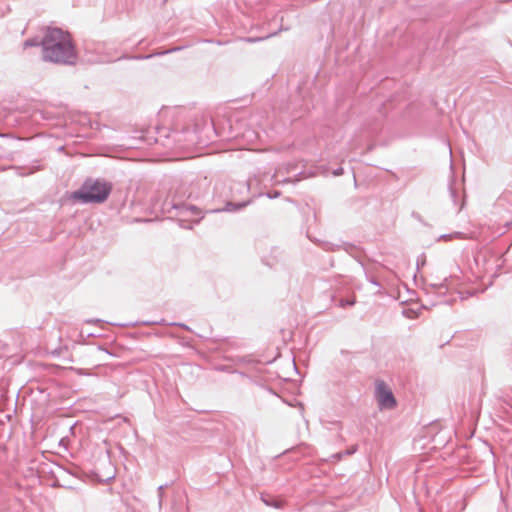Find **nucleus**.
<instances>
[{
    "label": "nucleus",
    "mask_w": 512,
    "mask_h": 512,
    "mask_svg": "<svg viewBox=\"0 0 512 512\" xmlns=\"http://www.w3.org/2000/svg\"><path fill=\"white\" fill-rule=\"evenodd\" d=\"M42 59L56 64L73 65L77 54L70 35L59 28L47 29L41 41Z\"/></svg>",
    "instance_id": "nucleus-1"
},
{
    "label": "nucleus",
    "mask_w": 512,
    "mask_h": 512,
    "mask_svg": "<svg viewBox=\"0 0 512 512\" xmlns=\"http://www.w3.org/2000/svg\"><path fill=\"white\" fill-rule=\"evenodd\" d=\"M112 190V186L99 179H87L82 186L74 191L71 195L72 199L81 203H103L107 200Z\"/></svg>",
    "instance_id": "nucleus-2"
},
{
    "label": "nucleus",
    "mask_w": 512,
    "mask_h": 512,
    "mask_svg": "<svg viewBox=\"0 0 512 512\" xmlns=\"http://www.w3.org/2000/svg\"><path fill=\"white\" fill-rule=\"evenodd\" d=\"M375 397L378 403V406L381 410L384 409H393L396 407V399L391 391V389L383 382H376L375 386Z\"/></svg>",
    "instance_id": "nucleus-3"
},
{
    "label": "nucleus",
    "mask_w": 512,
    "mask_h": 512,
    "mask_svg": "<svg viewBox=\"0 0 512 512\" xmlns=\"http://www.w3.org/2000/svg\"><path fill=\"white\" fill-rule=\"evenodd\" d=\"M354 303H355L354 299H351V300L342 299L340 301V306L344 308V307H347V306H352V305H354Z\"/></svg>",
    "instance_id": "nucleus-4"
},
{
    "label": "nucleus",
    "mask_w": 512,
    "mask_h": 512,
    "mask_svg": "<svg viewBox=\"0 0 512 512\" xmlns=\"http://www.w3.org/2000/svg\"><path fill=\"white\" fill-rule=\"evenodd\" d=\"M37 45H39V43H38L37 41H35V40H31V39L26 40V41L24 42V47H25V48H27V47H32V46H37Z\"/></svg>",
    "instance_id": "nucleus-5"
},
{
    "label": "nucleus",
    "mask_w": 512,
    "mask_h": 512,
    "mask_svg": "<svg viewBox=\"0 0 512 512\" xmlns=\"http://www.w3.org/2000/svg\"><path fill=\"white\" fill-rule=\"evenodd\" d=\"M183 212L184 213L185 211L187 210H191V212L194 214V215H197L198 214V209L194 206H191V207H183L182 208Z\"/></svg>",
    "instance_id": "nucleus-6"
},
{
    "label": "nucleus",
    "mask_w": 512,
    "mask_h": 512,
    "mask_svg": "<svg viewBox=\"0 0 512 512\" xmlns=\"http://www.w3.org/2000/svg\"><path fill=\"white\" fill-rule=\"evenodd\" d=\"M449 190H450V196H451L453 202L456 204V191L452 187H450Z\"/></svg>",
    "instance_id": "nucleus-7"
},
{
    "label": "nucleus",
    "mask_w": 512,
    "mask_h": 512,
    "mask_svg": "<svg viewBox=\"0 0 512 512\" xmlns=\"http://www.w3.org/2000/svg\"><path fill=\"white\" fill-rule=\"evenodd\" d=\"M342 173H343V169L342 168H339V169L334 171V175H336V176L341 175Z\"/></svg>",
    "instance_id": "nucleus-8"
},
{
    "label": "nucleus",
    "mask_w": 512,
    "mask_h": 512,
    "mask_svg": "<svg viewBox=\"0 0 512 512\" xmlns=\"http://www.w3.org/2000/svg\"><path fill=\"white\" fill-rule=\"evenodd\" d=\"M265 503H266V505H272V506H275L277 508L280 507L277 501H274L273 503H269V502L265 501Z\"/></svg>",
    "instance_id": "nucleus-9"
},
{
    "label": "nucleus",
    "mask_w": 512,
    "mask_h": 512,
    "mask_svg": "<svg viewBox=\"0 0 512 512\" xmlns=\"http://www.w3.org/2000/svg\"><path fill=\"white\" fill-rule=\"evenodd\" d=\"M232 207H233V205H232L231 203H229V204L227 205V207H226V210H227V211H232Z\"/></svg>",
    "instance_id": "nucleus-10"
},
{
    "label": "nucleus",
    "mask_w": 512,
    "mask_h": 512,
    "mask_svg": "<svg viewBox=\"0 0 512 512\" xmlns=\"http://www.w3.org/2000/svg\"><path fill=\"white\" fill-rule=\"evenodd\" d=\"M448 237L450 238L451 235H442V238H448Z\"/></svg>",
    "instance_id": "nucleus-11"
}]
</instances>
